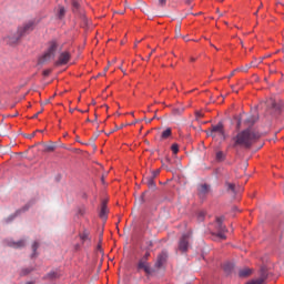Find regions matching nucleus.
<instances>
[{
  "label": "nucleus",
  "instance_id": "nucleus-1",
  "mask_svg": "<svg viewBox=\"0 0 284 284\" xmlns=\"http://www.w3.org/2000/svg\"><path fill=\"white\" fill-rule=\"evenodd\" d=\"M37 28V21L29 20L28 22H24L22 26L18 27L17 32L9 33L4 41L9 45H14L16 43H19L21 41L22 37H26V34H30Z\"/></svg>",
  "mask_w": 284,
  "mask_h": 284
},
{
  "label": "nucleus",
  "instance_id": "nucleus-31",
  "mask_svg": "<svg viewBox=\"0 0 284 284\" xmlns=\"http://www.w3.org/2000/svg\"><path fill=\"white\" fill-rule=\"evenodd\" d=\"M52 72V70L47 69L42 72L43 77H50V73Z\"/></svg>",
  "mask_w": 284,
  "mask_h": 284
},
{
  "label": "nucleus",
  "instance_id": "nucleus-49",
  "mask_svg": "<svg viewBox=\"0 0 284 284\" xmlns=\"http://www.w3.org/2000/svg\"><path fill=\"white\" fill-rule=\"evenodd\" d=\"M101 248V245H98V250H100Z\"/></svg>",
  "mask_w": 284,
  "mask_h": 284
},
{
  "label": "nucleus",
  "instance_id": "nucleus-21",
  "mask_svg": "<svg viewBox=\"0 0 284 284\" xmlns=\"http://www.w3.org/2000/svg\"><path fill=\"white\" fill-rule=\"evenodd\" d=\"M210 190V186L207 184H203L200 186V194H205Z\"/></svg>",
  "mask_w": 284,
  "mask_h": 284
},
{
  "label": "nucleus",
  "instance_id": "nucleus-3",
  "mask_svg": "<svg viewBox=\"0 0 284 284\" xmlns=\"http://www.w3.org/2000/svg\"><path fill=\"white\" fill-rule=\"evenodd\" d=\"M150 252H146L136 264L138 272H144L145 274H152V265L150 264Z\"/></svg>",
  "mask_w": 284,
  "mask_h": 284
},
{
  "label": "nucleus",
  "instance_id": "nucleus-53",
  "mask_svg": "<svg viewBox=\"0 0 284 284\" xmlns=\"http://www.w3.org/2000/svg\"><path fill=\"white\" fill-rule=\"evenodd\" d=\"M70 112H74V110H70Z\"/></svg>",
  "mask_w": 284,
  "mask_h": 284
},
{
  "label": "nucleus",
  "instance_id": "nucleus-15",
  "mask_svg": "<svg viewBox=\"0 0 284 284\" xmlns=\"http://www.w3.org/2000/svg\"><path fill=\"white\" fill-rule=\"evenodd\" d=\"M225 187H226L227 192H232L233 194H234V192H236V185L234 183L226 182Z\"/></svg>",
  "mask_w": 284,
  "mask_h": 284
},
{
  "label": "nucleus",
  "instance_id": "nucleus-37",
  "mask_svg": "<svg viewBox=\"0 0 284 284\" xmlns=\"http://www.w3.org/2000/svg\"><path fill=\"white\" fill-rule=\"evenodd\" d=\"M154 52H156L155 49H153V50L150 52V54L148 55V60H150V57H152V54H154Z\"/></svg>",
  "mask_w": 284,
  "mask_h": 284
},
{
  "label": "nucleus",
  "instance_id": "nucleus-30",
  "mask_svg": "<svg viewBox=\"0 0 284 284\" xmlns=\"http://www.w3.org/2000/svg\"><path fill=\"white\" fill-rule=\"evenodd\" d=\"M37 250H39V243H38V242H34L33 245H32L33 254L37 253Z\"/></svg>",
  "mask_w": 284,
  "mask_h": 284
},
{
  "label": "nucleus",
  "instance_id": "nucleus-47",
  "mask_svg": "<svg viewBox=\"0 0 284 284\" xmlns=\"http://www.w3.org/2000/svg\"><path fill=\"white\" fill-rule=\"evenodd\" d=\"M241 125V121L237 122V126Z\"/></svg>",
  "mask_w": 284,
  "mask_h": 284
},
{
  "label": "nucleus",
  "instance_id": "nucleus-38",
  "mask_svg": "<svg viewBox=\"0 0 284 284\" xmlns=\"http://www.w3.org/2000/svg\"><path fill=\"white\" fill-rule=\"evenodd\" d=\"M237 70H240V69H236L235 71H233V72L230 74V79H232V77H234V73L237 72Z\"/></svg>",
  "mask_w": 284,
  "mask_h": 284
},
{
  "label": "nucleus",
  "instance_id": "nucleus-19",
  "mask_svg": "<svg viewBox=\"0 0 284 284\" xmlns=\"http://www.w3.org/2000/svg\"><path fill=\"white\" fill-rule=\"evenodd\" d=\"M216 161H225V153L223 151H219L215 155Z\"/></svg>",
  "mask_w": 284,
  "mask_h": 284
},
{
  "label": "nucleus",
  "instance_id": "nucleus-36",
  "mask_svg": "<svg viewBox=\"0 0 284 284\" xmlns=\"http://www.w3.org/2000/svg\"><path fill=\"white\" fill-rule=\"evenodd\" d=\"M43 112V110H41V111H39L38 113H36L34 115H33V119H38L39 118V114H41Z\"/></svg>",
  "mask_w": 284,
  "mask_h": 284
},
{
  "label": "nucleus",
  "instance_id": "nucleus-23",
  "mask_svg": "<svg viewBox=\"0 0 284 284\" xmlns=\"http://www.w3.org/2000/svg\"><path fill=\"white\" fill-rule=\"evenodd\" d=\"M205 219V211H200L197 213V221H204Z\"/></svg>",
  "mask_w": 284,
  "mask_h": 284
},
{
  "label": "nucleus",
  "instance_id": "nucleus-4",
  "mask_svg": "<svg viewBox=\"0 0 284 284\" xmlns=\"http://www.w3.org/2000/svg\"><path fill=\"white\" fill-rule=\"evenodd\" d=\"M59 44L55 40L51 41L47 52L40 58L39 63H48V61H52L57 54V49Z\"/></svg>",
  "mask_w": 284,
  "mask_h": 284
},
{
  "label": "nucleus",
  "instance_id": "nucleus-51",
  "mask_svg": "<svg viewBox=\"0 0 284 284\" xmlns=\"http://www.w3.org/2000/svg\"><path fill=\"white\" fill-rule=\"evenodd\" d=\"M255 14H258V11H255Z\"/></svg>",
  "mask_w": 284,
  "mask_h": 284
},
{
  "label": "nucleus",
  "instance_id": "nucleus-29",
  "mask_svg": "<svg viewBox=\"0 0 284 284\" xmlns=\"http://www.w3.org/2000/svg\"><path fill=\"white\" fill-rule=\"evenodd\" d=\"M31 272H32V270H30V268H23L21 271V276H26L27 274H30Z\"/></svg>",
  "mask_w": 284,
  "mask_h": 284
},
{
  "label": "nucleus",
  "instance_id": "nucleus-25",
  "mask_svg": "<svg viewBox=\"0 0 284 284\" xmlns=\"http://www.w3.org/2000/svg\"><path fill=\"white\" fill-rule=\"evenodd\" d=\"M23 245H26V241L21 240V241L14 243L13 247H23Z\"/></svg>",
  "mask_w": 284,
  "mask_h": 284
},
{
  "label": "nucleus",
  "instance_id": "nucleus-20",
  "mask_svg": "<svg viewBox=\"0 0 284 284\" xmlns=\"http://www.w3.org/2000/svg\"><path fill=\"white\" fill-rule=\"evenodd\" d=\"M45 152H54L57 150V146L54 144H47L44 146Z\"/></svg>",
  "mask_w": 284,
  "mask_h": 284
},
{
  "label": "nucleus",
  "instance_id": "nucleus-44",
  "mask_svg": "<svg viewBox=\"0 0 284 284\" xmlns=\"http://www.w3.org/2000/svg\"><path fill=\"white\" fill-rule=\"evenodd\" d=\"M26 210H28V205H26L24 207H23V211L26 212Z\"/></svg>",
  "mask_w": 284,
  "mask_h": 284
},
{
  "label": "nucleus",
  "instance_id": "nucleus-45",
  "mask_svg": "<svg viewBox=\"0 0 284 284\" xmlns=\"http://www.w3.org/2000/svg\"><path fill=\"white\" fill-rule=\"evenodd\" d=\"M184 41H187V38L186 37H183Z\"/></svg>",
  "mask_w": 284,
  "mask_h": 284
},
{
  "label": "nucleus",
  "instance_id": "nucleus-17",
  "mask_svg": "<svg viewBox=\"0 0 284 284\" xmlns=\"http://www.w3.org/2000/svg\"><path fill=\"white\" fill-rule=\"evenodd\" d=\"M57 17H58V19H63V17H65V8L64 7H59Z\"/></svg>",
  "mask_w": 284,
  "mask_h": 284
},
{
  "label": "nucleus",
  "instance_id": "nucleus-12",
  "mask_svg": "<svg viewBox=\"0 0 284 284\" xmlns=\"http://www.w3.org/2000/svg\"><path fill=\"white\" fill-rule=\"evenodd\" d=\"M251 274H252V270H250L248 267L241 268L239 271V277L240 278H247V276H250Z\"/></svg>",
  "mask_w": 284,
  "mask_h": 284
},
{
  "label": "nucleus",
  "instance_id": "nucleus-42",
  "mask_svg": "<svg viewBox=\"0 0 284 284\" xmlns=\"http://www.w3.org/2000/svg\"><path fill=\"white\" fill-rule=\"evenodd\" d=\"M196 116H203V114H201V112H197V113H196Z\"/></svg>",
  "mask_w": 284,
  "mask_h": 284
},
{
  "label": "nucleus",
  "instance_id": "nucleus-22",
  "mask_svg": "<svg viewBox=\"0 0 284 284\" xmlns=\"http://www.w3.org/2000/svg\"><path fill=\"white\" fill-rule=\"evenodd\" d=\"M149 187H156V183H154V178H148Z\"/></svg>",
  "mask_w": 284,
  "mask_h": 284
},
{
  "label": "nucleus",
  "instance_id": "nucleus-11",
  "mask_svg": "<svg viewBox=\"0 0 284 284\" xmlns=\"http://www.w3.org/2000/svg\"><path fill=\"white\" fill-rule=\"evenodd\" d=\"M99 216L100 219H102V221H105L108 219V204L105 203V201L102 202Z\"/></svg>",
  "mask_w": 284,
  "mask_h": 284
},
{
  "label": "nucleus",
  "instance_id": "nucleus-2",
  "mask_svg": "<svg viewBox=\"0 0 284 284\" xmlns=\"http://www.w3.org/2000/svg\"><path fill=\"white\" fill-rule=\"evenodd\" d=\"M260 138L261 135L258 133L251 131L250 129L244 130L232 138L233 148H252V144Z\"/></svg>",
  "mask_w": 284,
  "mask_h": 284
},
{
  "label": "nucleus",
  "instance_id": "nucleus-13",
  "mask_svg": "<svg viewBox=\"0 0 284 284\" xmlns=\"http://www.w3.org/2000/svg\"><path fill=\"white\" fill-rule=\"evenodd\" d=\"M250 68H258V63H256V59L250 62V64H245V67H242L241 70L242 72H247Z\"/></svg>",
  "mask_w": 284,
  "mask_h": 284
},
{
  "label": "nucleus",
  "instance_id": "nucleus-41",
  "mask_svg": "<svg viewBox=\"0 0 284 284\" xmlns=\"http://www.w3.org/2000/svg\"><path fill=\"white\" fill-rule=\"evenodd\" d=\"M154 121V118L146 120V123H152Z\"/></svg>",
  "mask_w": 284,
  "mask_h": 284
},
{
  "label": "nucleus",
  "instance_id": "nucleus-24",
  "mask_svg": "<svg viewBox=\"0 0 284 284\" xmlns=\"http://www.w3.org/2000/svg\"><path fill=\"white\" fill-rule=\"evenodd\" d=\"M171 150L173 154H179V144L176 143L172 144Z\"/></svg>",
  "mask_w": 284,
  "mask_h": 284
},
{
  "label": "nucleus",
  "instance_id": "nucleus-35",
  "mask_svg": "<svg viewBox=\"0 0 284 284\" xmlns=\"http://www.w3.org/2000/svg\"><path fill=\"white\" fill-rule=\"evenodd\" d=\"M34 136H36V133H32V134L26 135V139H34Z\"/></svg>",
  "mask_w": 284,
  "mask_h": 284
},
{
  "label": "nucleus",
  "instance_id": "nucleus-46",
  "mask_svg": "<svg viewBox=\"0 0 284 284\" xmlns=\"http://www.w3.org/2000/svg\"><path fill=\"white\" fill-rule=\"evenodd\" d=\"M81 216H83V211H80Z\"/></svg>",
  "mask_w": 284,
  "mask_h": 284
},
{
  "label": "nucleus",
  "instance_id": "nucleus-18",
  "mask_svg": "<svg viewBox=\"0 0 284 284\" xmlns=\"http://www.w3.org/2000/svg\"><path fill=\"white\" fill-rule=\"evenodd\" d=\"M223 268H224V272H226L227 274H230V272H232V270H234V264H232V263H226V264H224Z\"/></svg>",
  "mask_w": 284,
  "mask_h": 284
},
{
  "label": "nucleus",
  "instance_id": "nucleus-27",
  "mask_svg": "<svg viewBox=\"0 0 284 284\" xmlns=\"http://www.w3.org/2000/svg\"><path fill=\"white\" fill-rule=\"evenodd\" d=\"M246 123H250L251 125H254V123H256V118L250 116L248 119H246Z\"/></svg>",
  "mask_w": 284,
  "mask_h": 284
},
{
  "label": "nucleus",
  "instance_id": "nucleus-33",
  "mask_svg": "<svg viewBox=\"0 0 284 284\" xmlns=\"http://www.w3.org/2000/svg\"><path fill=\"white\" fill-rule=\"evenodd\" d=\"M48 277L49 278H57V273H54V272L53 273H49Z\"/></svg>",
  "mask_w": 284,
  "mask_h": 284
},
{
  "label": "nucleus",
  "instance_id": "nucleus-34",
  "mask_svg": "<svg viewBox=\"0 0 284 284\" xmlns=\"http://www.w3.org/2000/svg\"><path fill=\"white\" fill-rule=\"evenodd\" d=\"M123 128H125V124H122L120 126H115L114 132H116V130H123Z\"/></svg>",
  "mask_w": 284,
  "mask_h": 284
},
{
  "label": "nucleus",
  "instance_id": "nucleus-26",
  "mask_svg": "<svg viewBox=\"0 0 284 284\" xmlns=\"http://www.w3.org/2000/svg\"><path fill=\"white\" fill-rule=\"evenodd\" d=\"M175 37H176V38L181 37V24H178V26L175 27Z\"/></svg>",
  "mask_w": 284,
  "mask_h": 284
},
{
  "label": "nucleus",
  "instance_id": "nucleus-52",
  "mask_svg": "<svg viewBox=\"0 0 284 284\" xmlns=\"http://www.w3.org/2000/svg\"><path fill=\"white\" fill-rule=\"evenodd\" d=\"M191 61H194V58H192Z\"/></svg>",
  "mask_w": 284,
  "mask_h": 284
},
{
  "label": "nucleus",
  "instance_id": "nucleus-50",
  "mask_svg": "<svg viewBox=\"0 0 284 284\" xmlns=\"http://www.w3.org/2000/svg\"><path fill=\"white\" fill-rule=\"evenodd\" d=\"M262 7H263V6H260V7H258V10H261Z\"/></svg>",
  "mask_w": 284,
  "mask_h": 284
},
{
  "label": "nucleus",
  "instance_id": "nucleus-32",
  "mask_svg": "<svg viewBox=\"0 0 284 284\" xmlns=\"http://www.w3.org/2000/svg\"><path fill=\"white\" fill-rule=\"evenodd\" d=\"M158 3L163 8L168 3V0H158Z\"/></svg>",
  "mask_w": 284,
  "mask_h": 284
},
{
  "label": "nucleus",
  "instance_id": "nucleus-8",
  "mask_svg": "<svg viewBox=\"0 0 284 284\" xmlns=\"http://www.w3.org/2000/svg\"><path fill=\"white\" fill-rule=\"evenodd\" d=\"M70 59H71L70 52L64 51L60 53L58 61L55 62V65H65L68 64V61H70Z\"/></svg>",
  "mask_w": 284,
  "mask_h": 284
},
{
  "label": "nucleus",
  "instance_id": "nucleus-43",
  "mask_svg": "<svg viewBox=\"0 0 284 284\" xmlns=\"http://www.w3.org/2000/svg\"><path fill=\"white\" fill-rule=\"evenodd\" d=\"M108 69H109L108 67H106V68H104V73H103V74H105V72H108Z\"/></svg>",
  "mask_w": 284,
  "mask_h": 284
},
{
  "label": "nucleus",
  "instance_id": "nucleus-40",
  "mask_svg": "<svg viewBox=\"0 0 284 284\" xmlns=\"http://www.w3.org/2000/svg\"><path fill=\"white\" fill-rule=\"evenodd\" d=\"M262 61H263V58H260V60H256L257 65L261 64Z\"/></svg>",
  "mask_w": 284,
  "mask_h": 284
},
{
  "label": "nucleus",
  "instance_id": "nucleus-16",
  "mask_svg": "<svg viewBox=\"0 0 284 284\" xmlns=\"http://www.w3.org/2000/svg\"><path fill=\"white\" fill-rule=\"evenodd\" d=\"M172 136V129L168 128L162 132L161 139H170Z\"/></svg>",
  "mask_w": 284,
  "mask_h": 284
},
{
  "label": "nucleus",
  "instance_id": "nucleus-39",
  "mask_svg": "<svg viewBox=\"0 0 284 284\" xmlns=\"http://www.w3.org/2000/svg\"><path fill=\"white\" fill-rule=\"evenodd\" d=\"M73 8H79V2H73Z\"/></svg>",
  "mask_w": 284,
  "mask_h": 284
},
{
  "label": "nucleus",
  "instance_id": "nucleus-10",
  "mask_svg": "<svg viewBox=\"0 0 284 284\" xmlns=\"http://www.w3.org/2000/svg\"><path fill=\"white\" fill-rule=\"evenodd\" d=\"M266 280H267V272H265V270H262L260 277L251 280L246 284H265Z\"/></svg>",
  "mask_w": 284,
  "mask_h": 284
},
{
  "label": "nucleus",
  "instance_id": "nucleus-7",
  "mask_svg": "<svg viewBox=\"0 0 284 284\" xmlns=\"http://www.w3.org/2000/svg\"><path fill=\"white\" fill-rule=\"evenodd\" d=\"M189 247H190V235L184 234L180 239L179 250L180 252H187Z\"/></svg>",
  "mask_w": 284,
  "mask_h": 284
},
{
  "label": "nucleus",
  "instance_id": "nucleus-6",
  "mask_svg": "<svg viewBox=\"0 0 284 284\" xmlns=\"http://www.w3.org/2000/svg\"><path fill=\"white\" fill-rule=\"evenodd\" d=\"M223 217L216 219L217 239H220V241H225L227 239V236H225V232H227V229L223 225Z\"/></svg>",
  "mask_w": 284,
  "mask_h": 284
},
{
  "label": "nucleus",
  "instance_id": "nucleus-9",
  "mask_svg": "<svg viewBox=\"0 0 284 284\" xmlns=\"http://www.w3.org/2000/svg\"><path fill=\"white\" fill-rule=\"evenodd\" d=\"M166 262H168V252L162 251L161 254L158 255L155 267L160 270V267H163V265H165Z\"/></svg>",
  "mask_w": 284,
  "mask_h": 284
},
{
  "label": "nucleus",
  "instance_id": "nucleus-5",
  "mask_svg": "<svg viewBox=\"0 0 284 284\" xmlns=\"http://www.w3.org/2000/svg\"><path fill=\"white\" fill-rule=\"evenodd\" d=\"M210 136L213 139L221 138L222 141H225V130L223 129L222 122H219L216 125L211 128Z\"/></svg>",
  "mask_w": 284,
  "mask_h": 284
},
{
  "label": "nucleus",
  "instance_id": "nucleus-28",
  "mask_svg": "<svg viewBox=\"0 0 284 284\" xmlns=\"http://www.w3.org/2000/svg\"><path fill=\"white\" fill-rule=\"evenodd\" d=\"M159 174H161V171H160V170L152 171V176H151V179H156V178L159 176Z\"/></svg>",
  "mask_w": 284,
  "mask_h": 284
},
{
  "label": "nucleus",
  "instance_id": "nucleus-14",
  "mask_svg": "<svg viewBox=\"0 0 284 284\" xmlns=\"http://www.w3.org/2000/svg\"><path fill=\"white\" fill-rule=\"evenodd\" d=\"M80 239H81V241H83V243H85V241H90V231L84 230V231L80 234Z\"/></svg>",
  "mask_w": 284,
  "mask_h": 284
},
{
  "label": "nucleus",
  "instance_id": "nucleus-48",
  "mask_svg": "<svg viewBox=\"0 0 284 284\" xmlns=\"http://www.w3.org/2000/svg\"><path fill=\"white\" fill-rule=\"evenodd\" d=\"M27 284H34L33 282H28Z\"/></svg>",
  "mask_w": 284,
  "mask_h": 284
}]
</instances>
